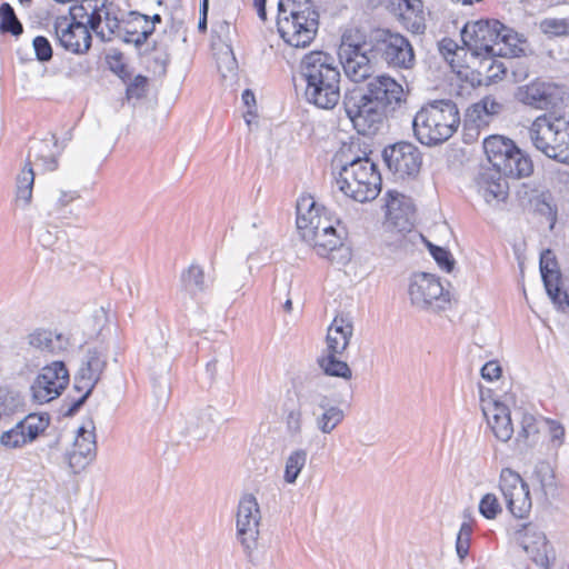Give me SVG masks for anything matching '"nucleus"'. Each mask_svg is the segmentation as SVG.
Instances as JSON below:
<instances>
[{"label": "nucleus", "instance_id": "nucleus-38", "mask_svg": "<svg viewBox=\"0 0 569 569\" xmlns=\"http://www.w3.org/2000/svg\"><path fill=\"white\" fill-rule=\"evenodd\" d=\"M506 506L515 518H526L532 508L528 483H523L522 487H518V490L512 493V497L506 501Z\"/></svg>", "mask_w": 569, "mask_h": 569}, {"label": "nucleus", "instance_id": "nucleus-27", "mask_svg": "<svg viewBox=\"0 0 569 569\" xmlns=\"http://www.w3.org/2000/svg\"><path fill=\"white\" fill-rule=\"evenodd\" d=\"M540 272L546 291L553 303H561V290L559 287L561 273L553 252L547 249L540 256Z\"/></svg>", "mask_w": 569, "mask_h": 569}, {"label": "nucleus", "instance_id": "nucleus-52", "mask_svg": "<svg viewBox=\"0 0 569 569\" xmlns=\"http://www.w3.org/2000/svg\"><path fill=\"white\" fill-rule=\"evenodd\" d=\"M479 512L486 519H496L502 512L501 505L495 493H486L479 502Z\"/></svg>", "mask_w": 569, "mask_h": 569}, {"label": "nucleus", "instance_id": "nucleus-43", "mask_svg": "<svg viewBox=\"0 0 569 569\" xmlns=\"http://www.w3.org/2000/svg\"><path fill=\"white\" fill-rule=\"evenodd\" d=\"M535 211L550 221V227L553 228L557 221V204L555 198L549 190H543L531 200Z\"/></svg>", "mask_w": 569, "mask_h": 569}, {"label": "nucleus", "instance_id": "nucleus-63", "mask_svg": "<svg viewBox=\"0 0 569 569\" xmlns=\"http://www.w3.org/2000/svg\"><path fill=\"white\" fill-rule=\"evenodd\" d=\"M147 86V78L144 76L138 74L134 77L133 81L128 86L127 93L129 96L140 97L141 93L138 90L143 91Z\"/></svg>", "mask_w": 569, "mask_h": 569}, {"label": "nucleus", "instance_id": "nucleus-49", "mask_svg": "<svg viewBox=\"0 0 569 569\" xmlns=\"http://www.w3.org/2000/svg\"><path fill=\"white\" fill-rule=\"evenodd\" d=\"M21 407L22 401L18 393L0 388V419L14 413Z\"/></svg>", "mask_w": 569, "mask_h": 569}, {"label": "nucleus", "instance_id": "nucleus-64", "mask_svg": "<svg viewBox=\"0 0 569 569\" xmlns=\"http://www.w3.org/2000/svg\"><path fill=\"white\" fill-rule=\"evenodd\" d=\"M117 562L111 559L94 560L89 569H117Z\"/></svg>", "mask_w": 569, "mask_h": 569}, {"label": "nucleus", "instance_id": "nucleus-6", "mask_svg": "<svg viewBox=\"0 0 569 569\" xmlns=\"http://www.w3.org/2000/svg\"><path fill=\"white\" fill-rule=\"evenodd\" d=\"M68 18L91 29L104 42L112 40V32L118 27L113 3L107 0H82L70 7Z\"/></svg>", "mask_w": 569, "mask_h": 569}, {"label": "nucleus", "instance_id": "nucleus-53", "mask_svg": "<svg viewBox=\"0 0 569 569\" xmlns=\"http://www.w3.org/2000/svg\"><path fill=\"white\" fill-rule=\"evenodd\" d=\"M36 59L39 62L46 63L52 59L53 49L50 41L44 36H37L32 40Z\"/></svg>", "mask_w": 569, "mask_h": 569}, {"label": "nucleus", "instance_id": "nucleus-12", "mask_svg": "<svg viewBox=\"0 0 569 569\" xmlns=\"http://www.w3.org/2000/svg\"><path fill=\"white\" fill-rule=\"evenodd\" d=\"M368 48L369 41L356 43L351 41V34L343 33L338 63L342 64L346 76L353 82L368 80L373 72Z\"/></svg>", "mask_w": 569, "mask_h": 569}, {"label": "nucleus", "instance_id": "nucleus-17", "mask_svg": "<svg viewBox=\"0 0 569 569\" xmlns=\"http://www.w3.org/2000/svg\"><path fill=\"white\" fill-rule=\"evenodd\" d=\"M53 31L58 43L73 54H86L92 46L91 29L84 24L69 21L67 16H59L53 21Z\"/></svg>", "mask_w": 569, "mask_h": 569}, {"label": "nucleus", "instance_id": "nucleus-1", "mask_svg": "<svg viewBox=\"0 0 569 569\" xmlns=\"http://www.w3.org/2000/svg\"><path fill=\"white\" fill-rule=\"evenodd\" d=\"M306 101L319 109H333L340 98L341 73L337 59L325 51H311L300 61Z\"/></svg>", "mask_w": 569, "mask_h": 569}, {"label": "nucleus", "instance_id": "nucleus-44", "mask_svg": "<svg viewBox=\"0 0 569 569\" xmlns=\"http://www.w3.org/2000/svg\"><path fill=\"white\" fill-rule=\"evenodd\" d=\"M307 450L299 448L295 449L290 452L288 458L286 459V466H284V473H283V480L287 483H295L306 466L307 462Z\"/></svg>", "mask_w": 569, "mask_h": 569}, {"label": "nucleus", "instance_id": "nucleus-20", "mask_svg": "<svg viewBox=\"0 0 569 569\" xmlns=\"http://www.w3.org/2000/svg\"><path fill=\"white\" fill-rule=\"evenodd\" d=\"M94 429L93 420L89 419L87 425L78 429L73 448L66 455L68 467L74 475L82 471L96 458L97 441Z\"/></svg>", "mask_w": 569, "mask_h": 569}, {"label": "nucleus", "instance_id": "nucleus-2", "mask_svg": "<svg viewBox=\"0 0 569 569\" xmlns=\"http://www.w3.org/2000/svg\"><path fill=\"white\" fill-rule=\"evenodd\" d=\"M460 124L459 109L450 99L428 102L416 113L412 129L417 140L425 146H439L449 140Z\"/></svg>", "mask_w": 569, "mask_h": 569}, {"label": "nucleus", "instance_id": "nucleus-23", "mask_svg": "<svg viewBox=\"0 0 569 569\" xmlns=\"http://www.w3.org/2000/svg\"><path fill=\"white\" fill-rule=\"evenodd\" d=\"M154 32V27L149 24V16L136 11L130 12L129 20L121 24L118 19V27L112 32V38L117 37L126 43H132L140 49Z\"/></svg>", "mask_w": 569, "mask_h": 569}, {"label": "nucleus", "instance_id": "nucleus-21", "mask_svg": "<svg viewBox=\"0 0 569 569\" xmlns=\"http://www.w3.org/2000/svg\"><path fill=\"white\" fill-rule=\"evenodd\" d=\"M387 221L399 231H410L416 220V208L410 197L389 190L386 201Z\"/></svg>", "mask_w": 569, "mask_h": 569}, {"label": "nucleus", "instance_id": "nucleus-42", "mask_svg": "<svg viewBox=\"0 0 569 569\" xmlns=\"http://www.w3.org/2000/svg\"><path fill=\"white\" fill-rule=\"evenodd\" d=\"M323 412L316 418L317 428L326 435L331 433L345 419L343 410L338 406H328Z\"/></svg>", "mask_w": 569, "mask_h": 569}, {"label": "nucleus", "instance_id": "nucleus-39", "mask_svg": "<svg viewBox=\"0 0 569 569\" xmlns=\"http://www.w3.org/2000/svg\"><path fill=\"white\" fill-rule=\"evenodd\" d=\"M335 179L338 189L356 201V191L358 190L356 160L342 164Z\"/></svg>", "mask_w": 569, "mask_h": 569}, {"label": "nucleus", "instance_id": "nucleus-19", "mask_svg": "<svg viewBox=\"0 0 569 569\" xmlns=\"http://www.w3.org/2000/svg\"><path fill=\"white\" fill-rule=\"evenodd\" d=\"M107 365V350L98 347L88 348L74 376V390L78 392L83 389L93 390L101 380Z\"/></svg>", "mask_w": 569, "mask_h": 569}, {"label": "nucleus", "instance_id": "nucleus-45", "mask_svg": "<svg viewBox=\"0 0 569 569\" xmlns=\"http://www.w3.org/2000/svg\"><path fill=\"white\" fill-rule=\"evenodd\" d=\"M33 182L34 172L30 162H28L17 177V201H22L24 206L30 203L32 198Z\"/></svg>", "mask_w": 569, "mask_h": 569}, {"label": "nucleus", "instance_id": "nucleus-5", "mask_svg": "<svg viewBox=\"0 0 569 569\" xmlns=\"http://www.w3.org/2000/svg\"><path fill=\"white\" fill-rule=\"evenodd\" d=\"M369 52L389 67L410 69L415 64V52L409 40L388 29H378L369 37Z\"/></svg>", "mask_w": 569, "mask_h": 569}, {"label": "nucleus", "instance_id": "nucleus-28", "mask_svg": "<svg viewBox=\"0 0 569 569\" xmlns=\"http://www.w3.org/2000/svg\"><path fill=\"white\" fill-rule=\"evenodd\" d=\"M28 343L42 351L58 355L66 351L70 345L69 338L50 329L37 328L28 336Z\"/></svg>", "mask_w": 569, "mask_h": 569}, {"label": "nucleus", "instance_id": "nucleus-41", "mask_svg": "<svg viewBox=\"0 0 569 569\" xmlns=\"http://www.w3.org/2000/svg\"><path fill=\"white\" fill-rule=\"evenodd\" d=\"M307 12L311 17H319V12L311 0H280L277 17L307 16Z\"/></svg>", "mask_w": 569, "mask_h": 569}, {"label": "nucleus", "instance_id": "nucleus-56", "mask_svg": "<svg viewBox=\"0 0 569 569\" xmlns=\"http://www.w3.org/2000/svg\"><path fill=\"white\" fill-rule=\"evenodd\" d=\"M440 53L445 57V59L450 63L452 69L456 68L453 57L457 54L458 46L451 39H442L439 43Z\"/></svg>", "mask_w": 569, "mask_h": 569}, {"label": "nucleus", "instance_id": "nucleus-25", "mask_svg": "<svg viewBox=\"0 0 569 569\" xmlns=\"http://www.w3.org/2000/svg\"><path fill=\"white\" fill-rule=\"evenodd\" d=\"M317 236H319V241L312 242L317 254L333 260L335 257L332 253L335 251H343L341 257L347 261L350 259L349 249L343 246L341 237L337 233L336 228L331 224L328 218L320 216Z\"/></svg>", "mask_w": 569, "mask_h": 569}, {"label": "nucleus", "instance_id": "nucleus-15", "mask_svg": "<svg viewBox=\"0 0 569 569\" xmlns=\"http://www.w3.org/2000/svg\"><path fill=\"white\" fill-rule=\"evenodd\" d=\"M319 28V17L291 16L277 17V29L286 43L296 48H306L315 39Z\"/></svg>", "mask_w": 569, "mask_h": 569}, {"label": "nucleus", "instance_id": "nucleus-31", "mask_svg": "<svg viewBox=\"0 0 569 569\" xmlns=\"http://www.w3.org/2000/svg\"><path fill=\"white\" fill-rule=\"evenodd\" d=\"M497 171L509 178H525L532 173L533 164L529 156L515 144V150L507 154Z\"/></svg>", "mask_w": 569, "mask_h": 569}, {"label": "nucleus", "instance_id": "nucleus-36", "mask_svg": "<svg viewBox=\"0 0 569 569\" xmlns=\"http://www.w3.org/2000/svg\"><path fill=\"white\" fill-rule=\"evenodd\" d=\"M343 353L326 352V355L318 358V365L323 370L325 375L346 380L351 379L352 371L348 363L340 359Z\"/></svg>", "mask_w": 569, "mask_h": 569}, {"label": "nucleus", "instance_id": "nucleus-30", "mask_svg": "<svg viewBox=\"0 0 569 569\" xmlns=\"http://www.w3.org/2000/svg\"><path fill=\"white\" fill-rule=\"evenodd\" d=\"M217 417L218 411L213 407L207 406L189 418L186 428L187 435L196 441L206 439L214 429Z\"/></svg>", "mask_w": 569, "mask_h": 569}, {"label": "nucleus", "instance_id": "nucleus-14", "mask_svg": "<svg viewBox=\"0 0 569 569\" xmlns=\"http://www.w3.org/2000/svg\"><path fill=\"white\" fill-rule=\"evenodd\" d=\"M69 385V371L63 361L44 366L34 379L31 390L39 403L49 402L61 395Z\"/></svg>", "mask_w": 569, "mask_h": 569}, {"label": "nucleus", "instance_id": "nucleus-16", "mask_svg": "<svg viewBox=\"0 0 569 569\" xmlns=\"http://www.w3.org/2000/svg\"><path fill=\"white\" fill-rule=\"evenodd\" d=\"M50 425L48 415L30 413L18 421L14 427L2 432L0 445L7 449H19L33 442Z\"/></svg>", "mask_w": 569, "mask_h": 569}, {"label": "nucleus", "instance_id": "nucleus-57", "mask_svg": "<svg viewBox=\"0 0 569 569\" xmlns=\"http://www.w3.org/2000/svg\"><path fill=\"white\" fill-rule=\"evenodd\" d=\"M152 51L156 52V56L153 57V62L156 64V68L158 69V72L160 74H164L167 71V67L170 62V54L167 50H159L157 42L153 43Z\"/></svg>", "mask_w": 569, "mask_h": 569}, {"label": "nucleus", "instance_id": "nucleus-58", "mask_svg": "<svg viewBox=\"0 0 569 569\" xmlns=\"http://www.w3.org/2000/svg\"><path fill=\"white\" fill-rule=\"evenodd\" d=\"M501 371L497 361H488L481 368V377L487 381H493L500 378Z\"/></svg>", "mask_w": 569, "mask_h": 569}, {"label": "nucleus", "instance_id": "nucleus-59", "mask_svg": "<svg viewBox=\"0 0 569 569\" xmlns=\"http://www.w3.org/2000/svg\"><path fill=\"white\" fill-rule=\"evenodd\" d=\"M59 239L58 231H52L50 229H42L38 234L39 243L46 249L54 248L57 241Z\"/></svg>", "mask_w": 569, "mask_h": 569}, {"label": "nucleus", "instance_id": "nucleus-34", "mask_svg": "<svg viewBox=\"0 0 569 569\" xmlns=\"http://www.w3.org/2000/svg\"><path fill=\"white\" fill-rule=\"evenodd\" d=\"M180 281L182 289L191 298H196L198 295L206 292L209 288V284L206 281L204 270L198 263H191L187 269H184L181 272Z\"/></svg>", "mask_w": 569, "mask_h": 569}, {"label": "nucleus", "instance_id": "nucleus-35", "mask_svg": "<svg viewBox=\"0 0 569 569\" xmlns=\"http://www.w3.org/2000/svg\"><path fill=\"white\" fill-rule=\"evenodd\" d=\"M539 441L538 421L535 416L523 413L521 427L516 437L518 450L522 453L535 447Z\"/></svg>", "mask_w": 569, "mask_h": 569}, {"label": "nucleus", "instance_id": "nucleus-48", "mask_svg": "<svg viewBox=\"0 0 569 569\" xmlns=\"http://www.w3.org/2000/svg\"><path fill=\"white\" fill-rule=\"evenodd\" d=\"M0 29L2 32H9L16 37L23 32V27L13 8L7 2L0 6Z\"/></svg>", "mask_w": 569, "mask_h": 569}, {"label": "nucleus", "instance_id": "nucleus-61", "mask_svg": "<svg viewBox=\"0 0 569 569\" xmlns=\"http://www.w3.org/2000/svg\"><path fill=\"white\" fill-rule=\"evenodd\" d=\"M92 391L93 390L83 389L81 391V392H83L82 396L80 398H78L77 400H74L69 406V408L64 412V416H67V417L74 416L80 410V408L86 403L87 399L91 396Z\"/></svg>", "mask_w": 569, "mask_h": 569}, {"label": "nucleus", "instance_id": "nucleus-47", "mask_svg": "<svg viewBox=\"0 0 569 569\" xmlns=\"http://www.w3.org/2000/svg\"><path fill=\"white\" fill-rule=\"evenodd\" d=\"M538 27L548 38L569 36V18H545Z\"/></svg>", "mask_w": 569, "mask_h": 569}, {"label": "nucleus", "instance_id": "nucleus-11", "mask_svg": "<svg viewBox=\"0 0 569 569\" xmlns=\"http://www.w3.org/2000/svg\"><path fill=\"white\" fill-rule=\"evenodd\" d=\"M512 537L537 566L543 569L550 568L555 560L553 551L546 533L537 523L520 525L513 530Z\"/></svg>", "mask_w": 569, "mask_h": 569}, {"label": "nucleus", "instance_id": "nucleus-8", "mask_svg": "<svg viewBox=\"0 0 569 569\" xmlns=\"http://www.w3.org/2000/svg\"><path fill=\"white\" fill-rule=\"evenodd\" d=\"M409 298L416 308L440 312L449 308V292H445L440 281L433 274L418 273L411 278Z\"/></svg>", "mask_w": 569, "mask_h": 569}, {"label": "nucleus", "instance_id": "nucleus-4", "mask_svg": "<svg viewBox=\"0 0 569 569\" xmlns=\"http://www.w3.org/2000/svg\"><path fill=\"white\" fill-rule=\"evenodd\" d=\"M533 147L546 157L569 164V121L562 117L541 114L529 128Z\"/></svg>", "mask_w": 569, "mask_h": 569}, {"label": "nucleus", "instance_id": "nucleus-10", "mask_svg": "<svg viewBox=\"0 0 569 569\" xmlns=\"http://www.w3.org/2000/svg\"><path fill=\"white\" fill-rule=\"evenodd\" d=\"M383 161L396 179L415 178L422 166V154L417 146L399 141L387 146L382 151Z\"/></svg>", "mask_w": 569, "mask_h": 569}, {"label": "nucleus", "instance_id": "nucleus-55", "mask_svg": "<svg viewBox=\"0 0 569 569\" xmlns=\"http://www.w3.org/2000/svg\"><path fill=\"white\" fill-rule=\"evenodd\" d=\"M497 56H481L482 61L481 66L487 69L488 78H501V76L506 74L507 67L502 62H498L495 58Z\"/></svg>", "mask_w": 569, "mask_h": 569}, {"label": "nucleus", "instance_id": "nucleus-40", "mask_svg": "<svg viewBox=\"0 0 569 569\" xmlns=\"http://www.w3.org/2000/svg\"><path fill=\"white\" fill-rule=\"evenodd\" d=\"M298 401L300 406H307L312 409V413L315 415V409H323L330 406V399L327 395L322 393L316 383L306 385L298 392Z\"/></svg>", "mask_w": 569, "mask_h": 569}, {"label": "nucleus", "instance_id": "nucleus-22", "mask_svg": "<svg viewBox=\"0 0 569 569\" xmlns=\"http://www.w3.org/2000/svg\"><path fill=\"white\" fill-rule=\"evenodd\" d=\"M355 160L358 183L356 201L363 203L375 200L379 196L382 184L381 174L377 164L368 157L356 158Z\"/></svg>", "mask_w": 569, "mask_h": 569}, {"label": "nucleus", "instance_id": "nucleus-60", "mask_svg": "<svg viewBox=\"0 0 569 569\" xmlns=\"http://www.w3.org/2000/svg\"><path fill=\"white\" fill-rule=\"evenodd\" d=\"M476 109L480 107V104L475 106ZM481 109L489 116L499 114L503 109L502 103L498 102L496 99L486 97L481 101Z\"/></svg>", "mask_w": 569, "mask_h": 569}, {"label": "nucleus", "instance_id": "nucleus-46", "mask_svg": "<svg viewBox=\"0 0 569 569\" xmlns=\"http://www.w3.org/2000/svg\"><path fill=\"white\" fill-rule=\"evenodd\" d=\"M527 483L521 476L511 468H502L499 476V489L507 501L512 497V493Z\"/></svg>", "mask_w": 569, "mask_h": 569}, {"label": "nucleus", "instance_id": "nucleus-7", "mask_svg": "<svg viewBox=\"0 0 569 569\" xmlns=\"http://www.w3.org/2000/svg\"><path fill=\"white\" fill-rule=\"evenodd\" d=\"M370 102V98L358 87L348 90L342 100L347 117L352 122L357 132L362 136L376 134L387 119L381 111Z\"/></svg>", "mask_w": 569, "mask_h": 569}, {"label": "nucleus", "instance_id": "nucleus-33", "mask_svg": "<svg viewBox=\"0 0 569 569\" xmlns=\"http://www.w3.org/2000/svg\"><path fill=\"white\" fill-rule=\"evenodd\" d=\"M515 142L502 136H490L483 140V150L488 161L498 170L507 154L515 150Z\"/></svg>", "mask_w": 569, "mask_h": 569}, {"label": "nucleus", "instance_id": "nucleus-24", "mask_svg": "<svg viewBox=\"0 0 569 569\" xmlns=\"http://www.w3.org/2000/svg\"><path fill=\"white\" fill-rule=\"evenodd\" d=\"M297 229L301 238L312 244L313 241H319L317 230H319L320 209L317 208L316 201L312 197H301L297 201Z\"/></svg>", "mask_w": 569, "mask_h": 569}, {"label": "nucleus", "instance_id": "nucleus-37", "mask_svg": "<svg viewBox=\"0 0 569 569\" xmlns=\"http://www.w3.org/2000/svg\"><path fill=\"white\" fill-rule=\"evenodd\" d=\"M532 477L539 482L540 490L546 499H555L558 496L556 476L549 462L539 461L535 467Z\"/></svg>", "mask_w": 569, "mask_h": 569}, {"label": "nucleus", "instance_id": "nucleus-18", "mask_svg": "<svg viewBox=\"0 0 569 569\" xmlns=\"http://www.w3.org/2000/svg\"><path fill=\"white\" fill-rule=\"evenodd\" d=\"M515 99L535 109L548 110L555 108L561 99V89L557 83L539 78L519 86L515 92Z\"/></svg>", "mask_w": 569, "mask_h": 569}, {"label": "nucleus", "instance_id": "nucleus-3", "mask_svg": "<svg viewBox=\"0 0 569 569\" xmlns=\"http://www.w3.org/2000/svg\"><path fill=\"white\" fill-rule=\"evenodd\" d=\"M461 40L475 57L516 53V36L499 20L467 22L461 30Z\"/></svg>", "mask_w": 569, "mask_h": 569}, {"label": "nucleus", "instance_id": "nucleus-62", "mask_svg": "<svg viewBox=\"0 0 569 569\" xmlns=\"http://www.w3.org/2000/svg\"><path fill=\"white\" fill-rule=\"evenodd\" d=\"M230 23L228 21H221L212 28V32L223 43L230 42Z\"/></svg>", "mask_w": 569, "mask_h": 569}, {"label": "nucleus", "instance_id": "nucleus-9", "mask_svg": "<svg viewBox=\"0 0 569 569\" xmlns=\"http://www.w3.org/2000/svg\"><path fill=\"white\" fill-rule=\"evenodd\" d=\"M260 521L261 512L257 498L252 493L243 495L237 508L236 535L249 559L258 547Z\"/></svg>", "mask_w": 569, "mask_h": 569}, {"label": "nucleus", "instance_id": "nucleus-51", "mask_svg": "<svg viewBox=\"0 0 569 569\" xmlns=\"http://www.w3.org/2000/svg\"><path fill=\"white\" fill-rule=\"evenodd\" d=\"M428 248L430 254L443 271L450 273L455 269L456 261L448 249L432 243H429Z\"/></svg>", "mask_w": 569, "mask_h": 569}, {"label": "nucleus", "instance_id": "nucleus-13", "mask_svg": "<svg viewBox=\"0 0 569 569\" xmlns=\"http://www.w3.org/2000/svg\"><path fill=\"white\" fill-rule=\"evenodd\" d=\"M387 118L405 101L402 86L393 78L381 74L370 79L365 86L358 87Z\"/></svg>", "mask_w": 569, "mask_h": 569}, {"label": "nucleus", "instance_id": "nucleus-29", "mask_svg": "<svg viewBox=\"0 0 569 569\" xmlns=\"http://www.w3.org/2000/svg\"><path fill=\"white\" fill-rule=\"evenodd\" d=\"M501 176L503 174L496 169L480 173L477 180L478 191L486 202L500 201L507 197L508 186Z\"/></svg>", "mask_w": 569, "mask_h": 569}, {"label": "nucleus", "instance_id": "nucleus-54", "mask_svg": "<svg viewBox=\"0 0 569 569\" xmlns=\"http://www.w3.org/2000/svg\"><path fill=\"white\" fill-rule=\"evenodd\" d=\"M286 428L291 437L300 436L302 432V411L300 408L291 409L286 415Z\"/></svg>", "mask_w": 569, "mask_h": 569}, {"label": "nucleus", "instance_id": "nucleus-50", "mask_svg": "<svg viewBox=\"0 0 569 569\" xmlns=\"http://www.w3.org/2000/svg\"><path fill=\"white\" fill-rule=\"evenodd\" d=\"M472 535V526L469 521H463L460 526L459 532L456 539V551L460 559L463 561L469 553L470 542Z\"/></svg>", "mask_w": 569, "mask_h": 569}, {"label": "nucleus", "instance_id": "nucleus-26", "mask_svg": "<svg viewBox=\"0 0 569 569\" xmlns=\"http://www.w3.org/2000/svg\"><path fill=\"white\" fill-rule=\"evenodd\" d=\"M353 335V325L349 317L338 315L328 328L326 352L345 353Z\"/></svg>", "mask_w": 569, "mask_h": 569}, {"label": "nucleus", "instance_id": "nucleus-32", "mask_svg": "<svg viewBox=\"0 0 569 569\" xmlns=\"http://www.w3.org/2000/svg\"><path fill=\"white\" fill-rule=\"evenodd\" d=\"M485 415L495 437L502 442L509 441L513 435V426L508 407L496 402L491 416Z\"/></svg>", "mask_w": 569, "mask_h": 569}]
</instances>
